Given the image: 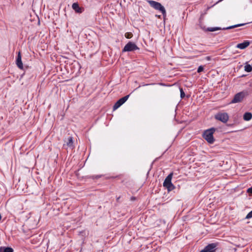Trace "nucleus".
<instances>
[{"mask_svg": "<svg viewBox=\"0 0 252 252\" xmlns=\"http://www.w3.org/2000/svg\"><path fill=\"white\" fill-rule=\"evenodd\" d=\"M216 131V128L212 127L204 131L203 137L210 144H213L215 141L213 134Z\"/></svg>", "mask_w": 252, "mask_h": 252, "instance_id": "nucleus-1", "label": "nucleus"}, {"mask_svg": "<svg viewBox=\"0 0 252 252\" xmlns=\"http://www.w3.org/2000/svg\"><path fill=\"white\" fill-rule=\"evenodd\" d=\"M173 173H170L165 179L163 183L164 187L166 188L168 191H171L175 189V186L171 183Z\"/></svg>", "mask_w": 252, "mask_h": 252, "instance_id": "nucleus-2", "label": "nucleus"}, {"mask_svg": "<svg viewBox=\"0 0 252 252\" xmlns=\"http://www.w3.org/2000/svg\"><path fill=\"white\" fill-rule=\"evenodd\" d=\"M148 3L150 6L157 10L161 12L163 16H166V10L164 7L159 2L154 0H148Z\"/></svg>", "mask_w": 252, "mask_h": 252, "instance_id": "nucleus-3", "label": "nucleus"}, {"mask_svg": "<svg viewBox=\"0 0 252 252\" xmlns=\"http://www.w3.org/2000/svg\"><path fill=\"white\" fill-rule=\"evenodd\" d=\"M215 118L223 123H226L229 119V116L227 113L219 112L215 115Z\"/></svg>", "mask_w": 252, "mask_h": 252, "instance_id": "nucleus-4", "label": "nucleus"}, {"mask_svg": "<svg viewBox=\"0 0 252 252\" xmlns=\"http://www.w3.org/2000/svg\"><path fill=\"white\" fill-rule=\"evenodd\" d=\"M139 48L133 42H128L123 49V52H131L138 50Z\"/></svg>", "mask_w": 252, "mask_h": 252, "instance_id": "nucleus-5", "label": "nucleus"}, {"mask_svg": "<svg viewBox=\"0 0 252 252\" xmlns=\"http://www.w3.org/2000/svg\"><path fill=\"white\" fill-rule=\"evenodd\" d=\"M246 93L244 92H241L236 94L231 100V103H236L241 102L246 96Z\"/></svg>", "mask_w": 252, "mask_h": 252, "instance_id": "nucleus-6", "label": "nucleus"}, {"mask_svg": "<svg viewBox=\"0 0 252 252\" xmlns=\"http://www.w3.org/2000/svg\"><path fill=\"white\" fill-rule=\"evenodd\" d=\"M216 247L217 244L215 243L210 244L200 252H215Z\"/></svg>", "mask_w": 252, "mask_h": 252, "instance_id": "nucleus-7", "label": "nucleus"}, {"mask_svg": "<svg viewBox=\"0 0 252 252\" xmlns=\"http://www.w3.org/2000/svg\"><path fill=\"white\" fill-rule=\"evenodd\" d=\"M72 8L77 13H81L84 10V8L83 7H80L78 3L76 2L72 4Z\"/></svg>", "mask_w": 252, "mask_h": 252, "instance_id": "nucleus-8", "label": "nucleus"}, {"mask_svg": "<svg viewBox=\"0 0 252 252\" xmlns=\"http://www.w3.org/2000/svg\"><path fill=\"white\" fill-rule=\"evenodd\" d=\"M22 57L20 52H18V56L16 59V64L20 69L23 68V64L22 62Z\"/></svg>", "mask_w": 252, "mask_h": 252, "instance_id": "nucleus-9", "label": "nucleus"}, {"mask_svg": "<svg viewBox=\"0 0 252 252\" xmlns=\"http://www.w3.org/2000/svg\"><path fill=\"white\" fill-rule=\"evenodd\" d=\"M250 44V42L248 40L244 41L243 43L238 44L236 47L240 49H244L249 46Z\"/></svg>", "mask_w": 252, "mask_h": 252, "instance_id": "nucleus-10", "label": "nucleus"}, {"mask_svg": "<svg viewBox=\"0 0 252 252\" xmlns=\"http://www.w3.org/2000/svg\"><path fill=\"white\" fill-rule=\"evenodd\" d=\"M252 118V114L250 112H246L244 114L243 119L245 121H250Z\"/></svg>", "mask_w": 252, "mask_h": 252, "instance_id": "nucleus-11", "label": "nucleus"}, {"mask_svg": "<svg viewBox=\"0 0 252 252\" xmlns=\"http://www.w3.org/2000/svg\"><path fill=\"white\" fill-rule=\"evenodd\" d=\"M66 144L68 147H73V138L72 137H68V138L67 139V141L66 142Z\"/></svg>", "mask_w": 252, "mask_h": 252, "instance_id": "nucleus-12", "label": "nucleus"}, {"mask_svg": "<svg viewBox=\"0 0 252 252\" xmlns=\"http://www.w3.org/2000/svg\"><path fill=\"white\" fill-rule=\"evenodd\" d=\"M124 103H123V102H122L121 100L120 99L114 104V105L113 106V109L114 110H116L117 109H118L119 107H120Z\"/></svg>", "mask_w": 252, "mask_h": 252, "instance_id": "nucleus-13", "label": "nucleus"}, {"mask_svg": "<svg viewBox=\"0 0 252 252\" xmlns=\"http://www.w3.org/2000/svg\"><path fill=\"white\" fill-rule=\"evenodd\" d=\"M0 252H13V250L11 248L6 247L0 248Z\"/></svg>", "mask_w": 252, "mask_h": 252, "instance_id": "nucleus-14", "label": "nucleus"}, {"mask_svg": "<svg viewBox=\"0 0 252 252\" xmlns=\"http://www.w3.org/2000/svg\"><path fill=\"white\" fill-rule=\"evenodd\" d=\"M244 25H245V24H237V25H233V26H229V27H226V28H224L222 29V30H229V29H231L243 26Z\"/></svg>", "mask_w": 252, "mask_h": 252, "instance_id": "nucleus-15", "label": "nucleus"}, {"mask_svg": "<svg viewBox=\"0 0 252 252\" xmlns=\"http://www.w3.org/2000/svg\"><path fill=\"white\" fill-rule=\"evenodd\" d=\"M245 71L247 72H250L252 71V67L250 64H247L245 66Z\"/></svg>", "mask_w": 252, "mask_h": 252, "instance_id": "nucleus-16", "label": "nucleus"}, {"mask_svg": "<svg viewBox=\"0 0 252 252\" xmlns=\"http://www.w3.org/2000/svg\"><path fill=\"white\" fill-rule=\"evenodd\" d=\"M221 30L220 28L219 27H215V28H207V31L209 32H214L217 30Z\"/></svg>", "mask_w": 252, "mask_h": 252, "instance_id": "nucleus-17", "label": "nucleus"}, {"mask_svg": "<svg viewBox=\"0 0 252 252\" xmlns=\"http://www.w3.org/2000/svg\"><path fill=\"white\" fill-rule=\"evenodd\" d=\"M180 97L181 98H183L185 96V94L183 91V89L182 88H180Z\"/></svg>", "mask_w": 252, "mask_h": 252, "instance_id": "nucleus-18", "label": "nucleus"}, {"mask_svg": "<svg viewBox=\"0 0 252 252\" xmlns=\"http://www.w3.org/2000/svg\"><path fill=\"white\" fill-rule=\"evenodd\" d=\"M132 35H133L131 32H126L125 34V37L127 39L131 38L132 37Z\"/></svg>", "mask_w": 252, "mask_h": 252, "instance_id": "nucleus-19", "label": "nucleus"}, {"mask_svg": "<svg viewBox=\"0 0 252 252\" xmlns=\"http://www.w3.org/2000/svg\"><path fill=\"white\" fill-rule=\"evenodd\" d=\"M129 95H127L126 96H125L124 97L120 98V99L121 100V101L123 102V103H124L128 99V98L129 97Z\"/></svg>", "mask_w": 252, "mask_h": 252, "instance_id": "nucleus-20", "label": "nucleus"}, {"mask_svg": "<svg viewBox=\"0 0 252 252\" xmlns=\"http://www.w3.org/2000/svg\"><path fill=\"white\" fill-rule=\"evenodd\" d=\"M252 218V210L246 216L245 219H249Z\"/></svg>", "mask_w": 252, "mask_h": 252, "instance_id": "nucleus-21", "label": "nucleus"}, {"mask_svg": "<svg viewBox=\"0 0 252 252\" xmlns=\"http://www.w3.org/2000/svg\"><path fill=\"white\" fill-rule=\"evenodd\" d=\"M252 218V210L246 216L245 219H249Z\"/></svg>", "mask_w": 252, "mask_h": 252, "instance_id": "nucleus-22", "label": "nucleus"}, {"mask_svg": "<svg viewBox=\"0 0 252 252\" xmlns=\"http://www.w3.org/2000/svg\"><path fill=\"white\" fill-rule=\"evenodd\" d=\"M252 218V210L246 216L245 219H249Z\"/></svg>", "mask_w": 252, "mask_h": 252, "instance_id": "nucleus-23", "label": "nucleus"}, {"mask_svg": "<svg viewBox=\"0 0 252 252\" xmlns=\"http://www.w3.org/2000/svg\"><path fill=\"white\" fill-rule=\"evenodd\" d=\"M203 70H204V67L202 65H200L198 67V68L197 69V72L200 73V72H202V71H203Z\"/></svg>", "mask_w": 252, "mask_h": 252, "instance_id": "nucleus-24", "label": "nucleus"}, {"mask_svg": "<svg viewBox=\"0 0 252 252\" xmlns=\"http://www.w3.org/2000/svg\"><path fill=\"white\" fill-rule=\"evenodd\" d=\"M247 191L249 193L252 194V187L248 189Z\"/></svg>", "mask_w": 252, "mask_h": 252, "instance_id": "nucleus-25", "label": "nucleus"}, {"mask_svg": "<svg viewBox=\"0 0 252 252\" xmlns=\"http://www.w3.org/2000/svg\"><path fill=\"white\" fill-rule=\"evenodd\" d=\"M206 60H207V61H210L211 60V57L209 56H207L206 57Z\"/></svg>", "mask_w": 252, "mask_h": 252, "instance_id": "nucleus-26", "label": "nucleus"}, {"mask_svg": "<svg viewBox=\"0 0 252 252\" xmlns=\"http://www.w3.org/2000/svg\"><path fill=\"white\" fill-rule=\"evenodd\" d=\"M250 3L252 4V0H249Z\"/></svg>", "mask_w": 252, "mask_h": 252, "instance_id": "nucleus-27", "label": "nucleus"}, {"mask_svg": "<svg viewBox=\"0 0 252 252\" xmlns=\"http://www.w3.org/2000/svg\"><path fill=\"white\" fill-rule=\"evenodd\" d=\"M100 176H97L96 178H100Z\"/></svg>", "mask_w": 252, "mask_h": 252, "instance_id": "nucleus-28", "label": "nucleus"}]
</instances>
